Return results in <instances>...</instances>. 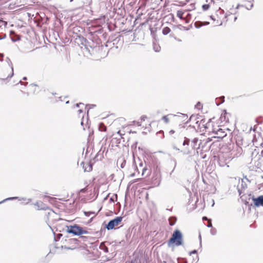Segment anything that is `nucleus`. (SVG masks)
<instances>
[{"label": "nucleus", "instance_id": "1", "mask_svg": "<svg viewBox=\"0 0 263 263\" xmlns=\"http://www.w3.org/2000/svg\"><path fill=\"white\" fill-rule=\"evenodd\" d=\"M66 228V231L68 233L72 234L74 236H81L80 238L84 241H86L87 237L82 236L83 234L92 235L93 234L92 231H88L86 228H83L77 224L67 226Z\"/></svg>", "mask_w": 263, "mask_h": 263}, {"label": "nucleus", "instance_id": "2", "mask_svg": "<svg viewBox=\"0 0 263 263\" xmlns=\"http://www.w3.org/2000/svg\"><path fill=\"white\" fill-rule=\"evenodd\" d=\"M224 149L223 147L221 149L218 156V164L220 167L228 169L230 163V151L229 148L226 151H224Z\"/></svg>", "mask_w": 263, "mask_h": 263}, {"label": "nucleus", "instance_id": "3", "mask_svg": "<svg viewBox=\"0 0 263 263\" xmlns=\"http://www.w3.org/2000/svg\"><path fill=\"white\" fill-rule=\"evenodd\" d=\"M171 244L175 246H182L183 245V236L181 232L179 230H175L172 237L168 241V246Z\"/></svg>", "mask_w": 263, "mask_h": 263}, {"label": "nucleus", "instance_id": "4", "mask_svg": "<svg viewBox=\"0 0 263 263\" xmlns=\"http://www.w3.org/2000/svg\"><path fill=\"white\" fill-rule=\"evenodd\" d=\"M237 182H238V184L237 186V189L239 196H240V198L242 201H243L245 200L244 198V195H241V194L243 193V190L247 187V185L243 180L242 179H240L239 177L231 178V183H235Z\"/></svg>", "mask_w": 263, "mask_h": 263}, {"label": "nucleus", "instance_id": "5", "mask_svg": "<svg viewBox=\"0 0 263 263\" xmlns=\"http://www.w3.org/2000/svg\"><path fill=\"white\" fill-rule=\"evenodd\" d=\"M237 3L236 5V9L239 7H245L247 10L251 9L253 5L252 2L253 0H232Z\"/></svg>", "mask_w": 263, "mask_h": 263}, {"label": "nucleus", "instance_id": "6", "mask_svg": "<svg viewBox=\"0 0 263 263\" xmlns=\"http://www.w3.org/2000/svg\"><path fill=\"white\" fill-rule=\"evenodd\" d=\"M123 217L121 216H118L114 219L110 220L107 224L105 226V228L107 230H112L115 226H118L122 220Z\"/></svg>", "mask_w": 263, "mask_h": 263}, {"label": "nucleus", "instance_id": "7", "mask_svg": "<svg viewBox=\"0 0 263 263\" xmlns=\"http://www.w3.org/2000/svg\"><path fill=\"white\" fill-rule=\"evenodd\" d=\"M239 140V139L236 140V145L235 147H233V152L231 153V155H233V157L231 158V159L234 158H238L242 154V149L238 145L239 143L237 142Z\"/></svg>", "mask_w": 263, "mask_h": 263}, {"label": "nucleus", "instance_id": "8", "mask_svg": "<svg viewBox=\"0 0 263 263\" xmlns=\"http://www.w3.org/2000/svg\"><path fill=\"white\" fill-rule=\"evenodd\" d=\"M137 171L139 173L140 170L142 172V176H148L149 174V171L145 166H143V163L140 162L139 164V167L136 166Z\"/></svg>", "mask_w": 263, "mask_h": 263}, {"label": "nucleus", "instance_id": "9", "mask_svg": "<svg viewBox=\"0 0 263 263\" xmlns=\"http://www.w3.org/2000/svg\"><path fill=\"white\" fill-rule=\"evenodd\" d=\"M15 199H18L20 201H21V200L26 201L27 202H26V204L29 203L31 201V199L30 198L27 199L26 198H21L19 197H12L7 198L4 199L3 200L1 201L0 202V204L4 203L5 202H6L7 201L13 200Z\"/></svg>", "mask_w": 263, "mask_h": 263}, {"label": "nucleus", "instance_id": "10", "mask_svg": "<svg viewBox=\"0 0 263 263\" xmlns=\"http://www.w3.org/2000/svg\"><path fill=\"white\" fill-rule=\"evenodd\" d=\"M177 161L176 160L173 158V157H171L169 160H168V165L172 167L173 169L171 171V172L170 173V176H172V174H173V173L174 172L176 168V166H177Z\"/></svg>", "mask_w": 263, "mask_h": 263}, {"label": "nucleus", "instance_id": "11", "mask_svg": "<svg viewBox=\"0 0 263 263\" xmlns=\"http://www.w3.org/2000/svg\"><path fill=\"white\" fill-rule=\"evenodd\" d=\"M254 205L257 206H263V196H259L257 198H253Z\"/></svg>", "mask_w": 263, "mask_h": 263}, {"label": "nucleus", "instance_id": "12", "mask_svg": "<svg viewBox=\"0 0 263 263\" xmlns=\"http://www.w3.org/2000/svg\"><path fill=\"white\" fill-rule=\"evenodd\" d=\"M198 142H199V140L197 138H195L191 141V146H192V147L193 149H199L201 142H200V143L198 144Z\"/></svg>", "mask_w": 263, "mask_h": 263}, {"label": "nucleus", "instance_id": "13", "mask_svg": "<svg viewBox=\"0 0 263 263\" xmlns=\"http://www.w3.org/2000/svg\"><path fill=\"white\" fill-rule=\"evenodd\" d=\"M81 165L82 166L84 172H89L92 169V164L90 163H85L84 162H81Z\"/></svg>", "mask_w": 263, "mask_h": 263}, {"label": "nucleus", "instance_id": "14", "mask_svg": "<svg viewBox=\"0 0 263 263\" xmlns=\"http://www.w3.org/2000/svg\"><path fill=\"white\" fill-rule=\"evenodd\" d=\"M210 24V23L209 22H201V21H197L195 22L194 23V26L195 27V28H196L197 29H199L200 28H201L202 26H204V25H208Z\"/></svg>", "mask_w": 263, "mask_h": 263}, {"label": "nucleus", "instance_id": "15", "mask_svg": "<svg viewBox=\"0 0 263 263\" xmlns=\"http://www.w3.org/2000/svg\"><path fill=\"white\" fill-rule=\"evenodd\" d=\"M6 62L8 63V64L9 65V66L11 67V73L10 75H9L8 77H7V78H11L13 74H14V73H13V66H12V63L10 60V59L9 58H6V60H5Z\"/></svg>", "mask_w": 263, "mask_h": 263}, {"label": "nucleus", "instance_id": "16", "mask_svg": "<svg viewBox=\"0 0 263 263\" xmlns=\"http://www.w3.org/2000/svg\"><path fill=\"white\" fill-rule=\"evenodd\" d=\"M10 35H14L13 36H12L11 37L12 41L13 42H15L21 40V37L18 35H16L14 31H10Z\"/></svg>", "mask_w": 263, "mask_h": 263}, {"label": "nucleus", "instance_id": "17", "mask_svg": "<svg viewBox=\"0 0 263 263\" xmlns=\"http://www.w3.org/2000/svg\"><path fill=\"white\" fill-rule=\"evenodd\" d=\"M224 97L221 96L219 98H217L215 100V103L217 106L220 105L224 102Z\"/></svg>", "mask_w": 263, "mask_h": 263}, {"label": "nucleus", "instance_id": "18", "mask_svg": "<svg viewBox=\"0 0 263 263\" xmlns=\"http://www.w3.org/2000/svg\"><path fill=\"white\" fill-rule=\"evenodd\" d=\"M168 221L170 225L173 226L175 224L177 221V218L175 216L171 217L169 218Z\"/></svg>", "mask_w": 263, "mask_h": 263}, {"label": "nucleus", "instance_id": "19", "mask_svg": "<svg viewBox=\"0 0 263 263\" xmlns=\"http://www.w3.org/2000/svg\"><path fill=\"white\" fill-rule=\"evenodd\" d=\"M43 203L42 201H36L34 205L38 207V210H44L45 208L42 205H43Z\"/></svg>", "mask_w": 263, "mask_h": 263}, {"label": "nucleus", "instance_id": "20", "mask_svg": "<svg viewBox=\"0 0 263 263\" xmlns=\"http://www.w3.org/2000/svg\"><path fill=\"white\" fill-rule=\"evenodd\" d=\"M171 32V29L168 27H164L162 29V33L164 35H167Z\"/></svg>", "mask_w": 263, "mask_h": 263}, {"label": "nucleus", "instance_id": "21", "mask_svg": "<svg viewBox=\"0 0 263 263\" xmlns=\"http://www.w3.org/2000/svg\"><path fill=\"white\" fill-rule=\"evenodd\" d=\"M157 178L155 180H154V181H155V182H154V183L155 184H157V185H158L160 184V181H161L160 173L157 174Z\"/></svg>", "mask_w": 263, "mask_h": 263}, {"label": "nucleus", "instance_id": "22", "mask_svg": "<svg viewBox=\"0 0 263 263\" xmlns=\"http://www.w3.org/2000/svg\"><path fill=\"white\" fill-rule=\"evenodd\" d=\"M184 12L181 11H178L177 13V16L181 20H184V17L183 16Z\"/></svg>", "mask_w": 263, "mask_h": 263}, {"label": "nucleus", "instance_id": "23", "mask_svg": "<svg viewBox=\"0 0 263 263\" xmlns=\"http://www.w3.org/2000/svg\"><path fill=\"white\" fill-rule=\"evenodd\" d=\"M99 130L102 132H105L106 130V127L103 124V123H101L99 124Z\"/></svg>", "mask_w": 263, "mask_h": 263}, {"label": "nucleus", "instance_id": "24", "mask_svg": "<svg viewBox=\"0 0 263 263\" xmlns=\"http://www.w3.org/2000/svg\"><path fill=\"white\" fill-rule=\"evenodd\" d=\"M190 140L189 138L185 137L184 141L183 142V146H185V145L189 146L190 144Z\"/></svg>", "mask_w": 263, "mask_h": 263}, {"label": "nucleus", "instance_id": "25", "mask_svg": "<svg viewBox=\"0 0 263 263\" xmlns=\"http://www.w3.org/2000/svg\"><path fill=\"white\" fill-rule=\"evenodd\" d=\"M120 161H121L122 162L120 164V167L123 168L125 167V164H126V160H124V159H119L118 160V163Z\"/></svg>", "mask_w": 263, "mask_h": 263}, {"label": "nucleus", "instance_id": "26", "mask_svg": "<svg viewBox=\"0 0 263 263\" xmlns=\"http://www.w3.org/2000/svg\"><path fill=\"white\" fill-rule=\"evenodd\" d=\"M226 112H225L223 115L222 114L221 115V117H220V119L222 121H225V122H227L228 121L229 119L228 118V119H226Z\"/></svg>", "mask_w": 263, "mask_h": 263}, {"label": "nucleus", "instance_id": "27", "mask_svg": "<svg viewBox=\"0 0 263 263\" xmlns=\"http://www.w3.org/2000/svg\"><path fill=\"white\" fill-rule=\"evenodd\" d=\"M80 38L81 41L82 42V44L84 45L85 46H86V43L88 42V41L86 40V39L84 37H80Z\"/></svg>", "mask_w": 263, "mask_h": 263}, {"label": "nucleus", "instance_id": "28", "mask_svg": "<svg viewBox=\"0 0 263 263\" xmlns=\"http://www.w3.org/2000/svg\"><path fill=\"white\" fill-rule=\"evenodd\" d=\"M160 47L159 45H154V50L156 52H159L160 50Z\"/></svg>", "mask_w": 263, "mask_h": 263}, {"label": "nucleus", "instance_id": "29", "mask_svg": "<svg viewBox=\"0 0 263 263\" xmlns=\"http://www.w3.org/2000/svg\"><path fill=\"white\" fill-rule=\"evenodd\" d=\"M84 214L87 217H89L91 215H94L95 214V212H84Z\"/></svg>", "mask_w": 263, "mask_h": 263}, {"label": "nucleus", "instance_id": "30", "mask_svg": "<svg viewBox=\"0 0 263 263\" xmlns=\"http://www.w3.org/2000/svg\"><path fill=\"white\" fill-rule=\"evenodd\" d=\"M30 86L32 88H34L33 89V93H35V91H37L36 88V87H37V85L33 83V84H30Z\"/></svg>", "mask_w": 263, "mask_h": 263}, {"label": "nucleus", "instance_id": "31", "mask_svg": "<svg viewBox=\"0 0 263 263\" xmlns=\"http://www.w3.org/2000/svg\"><path fill=\"white\" fill-rule=\"evenodd\" d=\"M209 7H210V6L209 4H204L202 6L203 10L204 11L208 10Z\"/></svg>", "mask_w": 263, "mask_h": 263}, {"label": "nucleus", "instance_id": "32", "mask_svg": "<svg viewBox=\"0 0 263 263\" xmlns=\"http://www.w3.org/2000/svg\"><path fill=\"white\" fill-rule=\"evenodd\" d=\"M202 107V104L200 102H198L195 105V108L200 109Z\"/></svg>", "mask_w": 263, "mask_h": 263}, {"label": "nucleus", "instance_id": "33", "mask_svg": "<svg viewBox=\"0 0 263 263\" xmlns=\"http://www.w3.org/2000/svg\"><path fill=\"white\" fill-rule=\"evenodd\" d=\"M162 119L166 123H168L169 122V119L167 118V116H164L162 117Z\"/></svg>", "mask_w": 263, "mask_h": 263}, {"label": "nucleus", "instance_id": "34", "mask_svg": "<svg viewBox=\"0 0 263 263\" xmlns=\"http://www.w3.org/2000/svg\"><path fill=\"white\" fill-rule=\"evenodd\" d=\"M216 232H217V231H216V229L212 228V229H211V231H210L211 234L212 235H216Z\"/></svg>", "mask_w": 263, "mask_h": 263}, {"label": "nucleus", "instance_id": "35", "mask_svg": "<svg viewBox=\"0 0 263 263\" xmlns=\"http://www.w3.org/2000/svg\"><path fill=\"white\" fill-rule=\"evenodd\" d=\"M84 3L86 5H89L91 3V0H85Z\"/></svg>", "mask_w": 263, "mask_h": 263}, {"label": "nucleus", "instance_id": "36", "mask_svg": "<svg viewBox=\"0 0 263 263\" xmlns=\"http://www.w3.org/2000/svg\"><path fill=\"white\" fill-rule=\"evenodd\" d=\"M87 190V187H86L81 189L80 190L79 192L80 193H85V192H86Z\"/></svg>", "mask_w": 263, "mask_h": 263}, {"label": "nucleus", "instance_id": "37", "mask_svg": "<svg viewBox=\"0 0 263 263\" xmlns=\"http://www.w3.org/2000/svg\"><path fill=\"white\" fill-rule=\"evenodd\" d=\"M207 227L209 228H212V223L211 220L209 221Z\"/></svg>", "mask_w": 263, "mask_h": 263}, {"label": "nucleus", "instance_id": "38", "mask_svg": "<svg viewBox=\"0 0 263 263\" xmlns=\"http://www.w3.org/2000/svg\"><path fill=\"white\" fill-rule=\"evenodd\" d=\"M197 251L196 250H194L190 252V255H192L193 254H197Z\"/></svg>", "mask_w": 263, "mask_h": 263}, {"label": "nucleus", "instance_id": "39", "mask_svg": "<svg viewBox=\"0 0 263 263\" xmlns=\"http://www.w3.org/2000/svg\"><path fill=\"white\" fill-rule=\"evenodd\" d=\"M0 23H2L3 24V25L6 26L7 25V22L6 21H2L0 20Z\"/></svg>", "mask_w": 263, "mask_h": 263}, {"label": "nucleus", "instance_id": "40", "mask_svg": "<svg viewBox=\"0 0 263 263\" xmlns=\"http://www.w3.org/2000/svg\"><path fill=\"white\" fill-rule=\"evenodd\" d=\"M193 259L195 260L196 262H197L198 261V260H199L198 256L196 255V257H195V259L194 258Z\"/></svg>", "mask_w": 263, "mask_h": 263}, {"label": "nucleus", "instance_id": "41", "mask_svg": "<svg viewBox=\"0 0 263 263\" xmlns=\"http://www.w3.org/2000/svg\"><path fill=\"white\" fill-rule=\"evenodd\" d=\"M199 239L200 240V247H201V236L200 234H199Z\"/></svg>", "mask_w": 263, "mask_h": 263}, {"label": "nucleus", "instance_id": "42", "mask_svg": "<svg viewBox=\"0 0 263 263\" xmlns=\"http://www.w3.org/2000/svg\"><path fill=\"white\" fill-rule=\"evenodd\" d=\"M139 180H140V179H139V178L134 179V180L132 181V183L137 182V181H138Z\"/></svg>", "mask_w": 263, "mask_h": 263}, {"label": "nucleus", "instance_id": "43", "mask_svg": "<svg viewBox=\"0 0 263 263\" xmlns=\"http://www.w3.org/2000/svg\"><path fill=\"white\" fill-rule=\"evenodd\" d=\"M3 57H4L3 54L0 53V61H3Z\"/></svg>", "mask_w": 263, "mask_h": 263}, {"label": "nucleus", "instance_id": "44", "mask_svg": "<svg viewBox=\"0 0 263 263\" xmlns=\"http://www.w3.org/2000/svg\"><path fill=\"white\" fill-rule=\"evenodd\" d=\"M183 262L179 261L178 263H187V261L185 259H182Z\"/></svg>", "mask_w": 263, "mask_h": 263}, {"label": "nucleus", "instance_id": "45", "mask_svg": "<svg viewBox=\"0 0 263 263\" xmlns=\"http://www.w3.org/2000/svg\"><path fill=\"white\" fill-rule=\"evenodd\" d=\"M175 133V131L173 129L171 130L170 132H169V133L170 135H172L174 133Z\"/></svg>", "mask_w": 263, "mask_h": 263}, {"label": "nucleus", "instance_id": "46", "mask_svg": "<svg viewBox=\"0 0 263 263\" xmlns=\"http://www.w3.org/2000/svg\"><path fill=\"white\" fill-rule=\"evenodd\" d=\"M146 118V116H143L141 117V120L144 121Z\"/></svg>", "mask_w": 263, "mask_h": 263}, {"label": "nucleus", "instance_id": "47", "mask_svg": "<svg viewBox=\"0 0 263 263\" xmlns=\"http://www.w3.org/2000/svg\"><path fill=\"white\" fill-rule=\"evenodd\" d=\"M191 16V14L190 13H187L186 17L190 18Z\"/></svg>", "mask_w": 263, "mask_h": 263}, {"label": "nucleus", "instance_id": "48", "mask_svg": "<svg viewBox=\"0 0 263 263\" xmlns=\"http://www.w3.org/2000/svg\"><path fill=\"white\" fill-rule=\"evenodd\" d=\"M202 219H203V220H208V218L206 217H205V216L203 217L202 218Z\"/></svg>", "mask_w": 263, "mask_h": 263}, {"label": "nucleus", "instance_id": "49", "mask_svg": "<svg viewBox=\"0 0 263 263\" xmlns=\"http://www.w3.org/2000/svg\"><path fill=\"white\" fill-rule=\"evenodd\" d=\"M19 83H21V84H24L25 85H27V82H26V83H23L22 82V81H20Z\"/></svg>", "mask_w": 263, "mask_h": 263}, {"label": "nucleus", "instance_id": "50", "mask_svg": "<svg viewBox=\"0 0 263 263\" xmlns=\"http://www.w3.org/2000/svg\"><path fill=\"white\" fill-rule=\"evenodd\" d=\"M260 156H261L262 157H263V150L261 151L260 155L258 156L259 157Z\"/></svg>", "mask_w": 263, "mask_h": 263}, {"label": "nucleus", "instance_id": "51", "mask_svg": "<svg viewBox=\"0 0 263 263\" xmlns=\"http://www.w3.org/2000/svg\"><path fill=\"white\" fill-rule=\"evenodd\" d=\"M135 175V173H132L130 175V177H134Z\"/></svg>", "mask_w": 263, "mask_h": 263}, {"label": "nucleus", "instance_id": "52", "mask_svg": "<svg viewBox=\"0 0 263 263\" xmlns=\"http://www.w3.org/2000/svg\"><path fill=\"white\" fill-rule=\"evenodd\" d=\"M183 28H184V30H186V31L189 30V28H188L186 27H183Z\"/></svg>", "mask_w": 263, "mask_h": 263}, {"label": "nucleus", "instance_id": "53", "mask_svg": "<svg viewBox=\"0 0 263 263\" xmlns=\"http://www.w3.org/2000/svg\"><path fill=\"white\" fill-rule=\"evenodd\" d=\"M9 7H10V9H12V8H14V7H12V4H10L9 5Z\"/></svg>", "mask_w": 263, "mask_h": 263}, {"label": "nucleus", "instance_id": "54", "mask_svg": "<svg viewBox=\"0 0 263 263\" xmlns=\"http://www.w3.org/2000/svg\"><path fill=\"white\" fill-rule=\"evenodd\" d=\"M89 106H90V108H92L93 106H95V105H93V104H91V105H88Z\"/></svg>", "mask_w": 263, "mask_h": 263}, {"label": "nucleus", "instance_id": "55", "mask_svg": "<svg viewBox=\"0 0 263 263\" xmlns=\"http://www.w3.org/2000/svg\"><path fill=\"white\" fill-rule=\"evenodd\" d=\"M237 18V16L235 15L234 17V21H235L236 20Z\"/></svg>", "mask_w": 263, "mask_h": 263}, {"label": "nucleus", "instance_id": "56", "mask_svg": "<svg viewBox=\"0 0 263 263\" xmlns=\"http://www.w3.org/2000/svg\"><path fill=\"white\" fill-rule=\"evenodd\" d=\"M27 79V77H24L23 78V80H26Z\"/></svg>", "mask_w": 263, "mask_h": 263}, {"label": "nucleus", "instance_id": "57", "mask_svg": "<svg viewBox=\"0 0 263 263\" xmlns=\"http://www.w3.org/2000/svg\"><path fill=\"white\" fill-rule=\"evenodd\" d=\"M183 117H185L186 119L187 118V116L186 115H183Z\"/></svg>", "mask_w": 263, "mask_h": 263}, {"label": "nucleus", "instance_id": "58", "mask_svg": "<svg viewBox=\"0 0 263 263\" xmlns=\"http://www.w3.org/2000/svg\"><path fill=\"white\" fill-rule=\"evenodd\" d=\"M211 141V139H210V138H209L206 142H210V141Z\"/></svg>", "mask_w": 263, "mask_h": 263}, {"label": "nucleus", "instance_id": "59", "mask_svg": "<svg viewBox=\"0 0 263 263\" xmlns=\"http://www.w3.org/2000/svg\"><path fill=\"white\" fill-rule=\"evenodd\" d=\"M105 252H108V249L106 248V249H105Z\"/></svg>", "mask_w": 263, "mask_h": 263}, {"label": "nucleus", "instance_id": "60", "mask_svg": "<svg viewBox=\"0 0 263 263\" xmlns=\"http://www.w3.org/2000/svg\"><path fill=\"white\" fill-rule=\"evenodd\" d=\"M5 36H6V35H5L4 37H0V40H2V39H4V37H5Z\"/></svg>", "mask_w": 263, "mask_h": 263}, {"label": "nucleus", "instance_id": "61", "mask_svg": "<svg viewBox=\"0 0 263 263\" xmlns=\"http://www.w3.org/2000/svg\"><path fill=\"white\" fill-rule=\"evenodd\" d=\"M80 104H81V103H80V104H77V107H79Z\"/></svg>", "mask_w": 263, "mask_h": 263}, {"label": "nucleus", "instance_id": "62", "mask_svg": "<svg viewBox=\"0 0 263 263\" xmlns=\"http://www.w3.org/2000/svg\"><path fill=\"white\" fill-rule=\"evenodd\" d=\"M191 119V117L190 118V119L189 120H188L187 121H186V123L189 122V120H190Z\"/></svg>", "mask_w": 263, "mask_h": 263}, {"label": "nucleus", "instance_id": "63", "mask_svg": "<svg viewBox=\"0 0 263 263\" xmlns=\"http://www.w3.org/2000/svg\"><path fill=\"white\" fill-rule=\"evenodd\" d=\"M79 111L80 112H82V110L81 109H80V110H79Z\"/></svg>", "mask_w": 263, "mask_h": 263}, {"label": "nucleus", "instance_id": "64", "mask_svg": "<svg viewBox=\"0 0 263 263\" xmlns=\"http://www.w3.org/2000/svg\"><path fill=\"white\" fill-rule=\"evenodd\" d=\"M189 20H186V23H189Z\"/></svg>", "mask_w": 263, "mask_h": 263}]
</instances>
